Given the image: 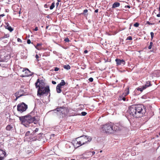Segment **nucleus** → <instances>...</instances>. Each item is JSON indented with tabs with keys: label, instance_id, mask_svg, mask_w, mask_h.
I'll list each match as a JSON object with an SVG mask.
<instances>
[{
	"label": "nucleus",
	"instance_id": "36",
	"mask_svg": "<svg viewBox=\"0 0 160 160\" xmlns=\"http://www.w3.org/2000/svg\"><path fill=\"white\" fill-rule=\"evenodd\" d=\"M64 41L66 42H69V40L68 38H66L64 39Z\"/></svg>",
	"mask_w": 160,
	"mask_h": 160
},
{
	"label": "nucleus",
	"instance_id": "1",
	"mask_svg": "<svg viewBox=\"0 0 160 160\" xmlns=\"http://www.w3.org/2000/svg\"><path fill=\"white\" fill-rule=\"evenodd\" d=\"M144 107L142 105H133L130 106L128 112L131 117L138 118L142 117L144 113Z\"/></svg>",
	"mask_w": 160,
	"mask_h": 160
},
{
	"label": "nucleus",
	"instance_id": "27",
	"mask_svg": "<svg viewBox=\"0 0 160 160\" xmlns=\"http://www.w3.org/2000/svg\"><path fill=\"white\" fill-rule=\"evenodd\" d=\"M152 45H153V43L151 42H150V43L149 46V47H148V48L149 49H151V48H152Z\"/></svg>",
	"mask_w": 160,
	"mask_h": 160
},
{
	"label": "nucleus",
	"instance_id": "40",
	"mask_svg": "<svg viewBox=\"0 0 160 160\" xmlns=\"http://www.w3.org/2000/svg\"><path fill=\"white\" fill-rule=\"evenodd\" d=\"M59 70V68L57 67H55L54 68V70L55 71H57Z\"/></svg>",
	"mask_w": 160,
	"mask_h": 160
},
{
	"label": "nucleus",
	"instance_id": "6",
	"mask_svg": "<svg viewBox=\"0 0 160 160\" xmlns=\"http://www.w3.org/2000/svg\"><path fill=\"white\" fill-rule=\"evenodd\" d=\"M27 108V105L24 102H22L17 105V110L21 113L25 111Z\"/></svg>",
	"mask_w": 160,
	"mask_h": 160
},
{
	"label": "nucleus",
	"instance_id": "55",
	"mask_svg": "<svg viewBox=\"0 0 160 160\" xmlns=\"http://www.w3.org/2000/svg\"><path fill=\"white\" fill-rule=\"evenodd\" d=\"M49 27V26H47L46 27V29H47L48 28V27Z\"/></svg>",
	"mask_w": 160,
	"mask_h": 160
},
{
	"label": "nucleus",
	"instance_id": "24",
	"mask_svg": "<svg viewBox=\"0 0 160 160\" xmlns=\"http://www.w3.org/2000/svg\"><path fill=\"white\" fill-rule=\"evenodd\" d=\"M88 12V10L87 9H85L84 10L83 12V13H82V14H84L85 16H87L88 15V13H87Z\"/></svg>",
	"mask_w": 160,
	"mask_h": 160
},
{
	"label": "nucleus",
	"instance_id": "22",
	"mask_svg": "<svg viewBox=\"0 0 160 160\" xmlns=\"http://www.w3.org/2000/svg\"><path fill=\"white\" fill-rule=\"evenodd\" d=\"M145 84L148 85L149 87L152 85L151 84V81H147Z\"/></svg>",
	"mask_w": 160,
	"mask_h": 160
},
{
	"label": "nucleus",
	"instance_id": "61",
	"mask_svg": "<svg viewBox=\"0 0 160 160\" xmlns=\"http://www.w3.org/2000/svg\"><path fill=\"white\" fill-rule=\"evenodd\" d=\"M131 26H132V24H131L130 25V27H131Z\"/></svg>",
	"mask_w": 160,
	"mask_h": 160
},
{
	"label": "nucleus",
	"instance_id": "45",
	"mask_svg": "<svg viewBox=\"0 0 160 160\" xmlns=\"http://www.w3.org/2000/svg\"><path fill=\"white\" fill-rule=\"evenodd\" d=\"M88 52V51L87 50H85L84 52V53L86 54Z\"/></svg>",
	"mask_w": 160,
	"mask_h": 160
},
{
	"label": "nucleus",
	"instance_id": "26",
	"mask_svg": "<svg viewBox=\"0 0 160 160\" xmlns=\"http://www.w3.org/2000/svg\"><path fill=\"white\" fill-rule=\"evenodd\" d=\"M137 90L140 91L141 92L144 90V89H143L142 87L140 88H137Z\"/></svg>",
	"mask_w": 160,
	"mask_h": 160
},
{
	"label": "nucleus",
	"instance_id": "62",
	"mask_svg": "<svg viewBox=\"0 0 160 160\" xmlns=\"http://www.w3.org/2000/svg\"><path fill=\"white\" fill-rule=\"evenodd\" d=\"M102 152V150H101V151H100V152Z\"/></svg>",
	"mask_w": 160,
	"mask_h": 160
},
{
	"label": "nucleus",
	"instance_id": "56",
	"mask_svg": "<svg viewBox=\"0 0 160 160\" xmlns=\"http://www.w3.org/2000/svg\"><path fill=\"white\" fill-rule=\"evenodd\" d=\"M115 60H121V59H118V58H116ZM122 60H123L122 59Z\"/></svg>",
	"mask_w": 160,
	"mask_h": 160
},
{
	"label": "nucleus",
	"instance_id": "42",
	"mask_svg": "<svg viewBox=\"0 0 160 160\" xmlns=\"http://www.w3.org/2000/svg\"><path fill=\"white\" fill-rule=\"evenodd\" d=\"M125 8H130V6L129 5H127V6H125Z\"/></svg>",
	"mask_w": 160,
	"mask_h": 160
},
{
	"label": "nucleus",
	"instance_id": "11",
	"mask_svg": "<svg viewBox=\"0 0 160 160\" xmlns=\"http://www.w3.org/2000/svg\"><path fill=\"white\" fill-rule=\"evenodd\" d=\"M21 92H22V90H20L15 93V95L16 97V98L15 99V101H16L18 98L23 95V93H21Z\"/></svg>",
	"mask_w": 160,
	"mask_h": 160
},
{
	"label": "nucleus",
	"instance_id": "52",
	"mask_svg": "<svg viewBox=\"0 0 160 160\" xmlns=\"http://www.w3.org/2000/svg\"><path fill=\"white\" fill-rule=\"evenodd\" d=\"M56 5L57 6H58L59 5V2H58L57 3H56Z\"/></svg>",
	"mask_w": 160,
	"mask_h": 160
},
{
	"label": "nucleus",
	"instance_id": "63",
	"mask_svg": "<svg viewBox=\"0 0 160 160\" xmlns=\"http://www.w3.org/2000/svg\"><path fill=\"white\" fill-rule=\"evenodd\" d=\"M159 22L160 23V20L159 21Z\"/></svg>",
	"mask_w": 160,
	"mask_h": 160
},
{
	"label": "nucleus",
	"instance_id": "17",
	"mask_svg": "<svg viewBox=\"0 0 160 160\" xmlns=\"http://www.w3.org/2000/svg\"><path fill=\"white\" fill-rule=\"evenodd\" d=\"M13 128V127L11 125H8L6 127V129L8 131L11 130Z\"/></svg>",
	"mask_w": 160,
	"mask_h": 160
},
{
	"label": "nucleus",
	"instance_id": "51",
	"mask_svg": "<svg viewBox=\"0 0 160 160\" xmlns=\"http://www.w3.org/2000/svg\"><path fill=\"white\" fill-rule=\"evenodd\" d=\"M98 12V9H97L95 10V12Z\"/></svg>",
	"mask_w": 160,
	"mask_h": 160
},
{
	"label": "nucleus",
	"instance_id": "13",
	"mask_svg": "<svg viewBox=\"0 0 160 160\" xmlns=\"http://www.w3.org/2000/svg\"><path fill=\"white\" fill-rule=\"evenodd\" d=\"M120 5V3L119 2H116L114 3L112 6V8H115L119 7Z\"/></svg>",
	"mask_w": 160,
	"mask_h": 160
},
{
	"label": "nucleus",
	"instance_id": "16",
	"mask_svg": "<svg viewBox=\"0 0 160 160\" xmlns=\"http://www.w3.org/2000/svg\"><path fill=\"white\" fill-rule=\"evenodd\" d=\"M66 84V82H65L64 80H62L61 81V82L59 84H58L59 86L62 87V86H64Z\"/></svg>",
	"mask_w": 160,
	"mask_h": 160
},
{
	"label": "nucleus",
	"instance_id": "25",
	"mask_svg": "<svg viewBox=\"0 0 160 160\" xmlns=\"http://www.w3.org/2000/svg\"><path fill=\"white\" fill-rule=\"evenodd\" d=\"M31 134V133H30V132L29 131H28L26 132L25 136H30Z\"/></svg>",
	"mask_w": 160,
	"mask_h": 160
},
{
	"label": "nucleus",
	"instance_id": "8",
	"mask_svg": "<svg viewBox=\"0 0 160 160\" xmlns=\"http://www.w3.org/2000/svg\"><path fill=\"white\" fill-rule=\"evenodd\" d=\"M23 72L24 73L22 77H28L31 75V72L28 69H25L23 71Z\"/></svg>",
	"mask_w": 160,
	"mask_h": 160
},
{
	"label": "nucleus",
	"instance_id": "54",
	"mask_svg": "<svg viewBox=\"0 0 160 160\" xmlns=\"http://www.w3.org/2000/svg\"><path fill=\"white\" fill-rule=\"evenodd\" d=\"M57 1L58 2H61V0H57Z\"/></svg>",
	"mask_w": 160,
	"mask_h": 160
},
{
	"label": "nucleus",
	"instance_id": "58",
	"mask_svg": "<svg viewBox=\"0 0 160 160\" xmlns=\"http://www.w3.org/2000/svg\"><path fill=\"white\" fill-rule=\"evenodd\" d=\"M52 135L53 136H54V134H52Z\"/></svg>",
	"mask_w": 160,
	"mask_h": 160
},
{
	"label": "nucleus",
	"instance_id": "31",
	"mask_svg": "<svg viewBox=\"0 0 160 160\" xmlns=\"http://www.w3.org/2000/svg\"><path fill=\"white\" fill-rule=\"evenodd\" d=\"M142 87L143 88V89H144V90L145 89H146V88H147L149 87L148 86V85H147L146 84H145V85L143 86Z\"/></svg>",
	"mask_w": 160,
	"mask_h": 160
},
{
	"label": "nucleus",
	"instance_id": "19",
	"mask_svg": "<svg viewBox=\"0 0 160 160\" xmlns=\"http://www.w3.org/2000/svg\"><path fill=\"white\" fill-rule=\"evenodd\" d=\"M63 68L67 70H69L70 68V66L68 65H65L63 66Z\"/></svg>",
	"mask_w": 160,
	"mask_h": 160
},
{
	"label": "nucleus",
	"instance_id": "49",
	"mask_svg": "<svg viewBox=\"0 0 160 160\" xmlns=\"http://www.w3.org/2000/svg\"><path fill=\"white\" fill-rule=\"evenodd\" d=\"M35 57L36 58V59H38L39 58V56L37 54L36 55Z\"/></svg>",
	"mask_w": 160,
	"mask_h": 160
},
{
	"label": "nucleus",
	"instance_id": "23",
	"mask_svg": "<svg viewBox=\"0 0 160 160\" xmlns=\"http://www.w3.org/2000/svg\"><path fill=\"white\" fill-rule=\"evenodd\" d=\"M55 7V3L53 2L52 3L51 6L50 7V9L51 10L52 9Z\"/></svg>",
	"mask_w": 160,
	"mask_h": 160
},
{
	"label": "nucleus",
	"instance_id": "12",
	"mask_svg": "<svg viewBox=\"0 0 160 160\" xmlns=\"http://www.w3.org/2000/svg\"><path fill=\"white\" fill-rule=\"evenodd\" d=\"M5 27L6 29H8L10 32H12L13 30V29L10 26H9V24L8 23L6 24Z\"/></svg>",
	"mask_w": 160,
	"mask_h": 160
},
{
	"label": "nucleus",
	"instance_id": "60",
	"mask_svg": "<svg viewBox=\"0 0 160 160\" xmlns=\"http://www.w3.org/2000/svg\"><path fill=\"white\" fill-rule=\"evenodd\" d=\"M20 11H19V14H20Z\"/></svg>",
	"mask_w": 160,
	"mask_h": 160
},
{
	"label": "nucleus",
	"instance_id": "35",
	"mask_svg": "<svg viewBox=\"0 0 160 160\" xmlns=\"http://www.w3.org/2000/svg\"><path fill=\"white\" fill-rule=\"evenodd\" d=\"M88 80L90 82H93V79L92 78H89Z\"/></svg>",
	"mask_w": 160,
	"mask_h": 160
},
{
	"label": "nucleus",
	"instance_id": "33",
	"mask_svg": "<svg viewBox=\"0 0 160 160\" xmlns=\"http://www.w3.org/2000/svg\"><path fill=\"white\" fill-rule=\"evenodd\" d=\"M0 61L1 62H2V63H1V64L0 65H2V66H3L4 65V64H3V63H4V62H7V61H4V60H3V61Z\"/></svg>",
	"mask_w": 160,
	"mask_h": 160
},
{
	"label": "nucleus",
	"instance_id": "9",
	"mask_svg": "<svg viewBox=\"0 0 160 160\" xmlns=\"http://www.w3.org/2000/svg\"><path fill=\"white\" fill-rule=\"evenodd\" d=\"M6 154L5 151L0 149V160H2L6 156Z\"/></svg>",
	"mask_w": 160,
	"mask_h": 160
},
{
	"label": "nucleus",
	"instance_id": "2",
	"mask_svg": "<svg viewBox=\"0 0 160 160\" xmlns=\"http://www.w3.org/2000/svg\"><path fill=\"white\" fill-rule=\"evenodd\" d=\"M36 88H38L37 95L41 97V96L45 95L47 96L50 94V90L48 86L45 87V83L43 80H40L38 79L35 83Z\"/></svg>",
	"mask_w": 160,
	"mask_h": 160
},
{
	"label": "nucleus",
	"instance_id": "28",
	"mask_svg": "<svg viewBox=\"0 0 160 160\" xmlns=\"http://www.w3.org/2000/svg\"><path fill=\"white\" fill-rule=\"evenodd\" d=\"M139 24L138 22H136L133 25V26L135 27H138Z\"/></svg>",
	"mask_w": 160,
	"mask_h": 160
},
{
	"label": "nucleus",
	"instance_id": "15",
	"mask_svg": "<svg viewBox=\"0 0 160 160\" xmlns=\"http://www.w3.org/2000/svg\"><path fill=\"white\" fill-rule=\"evenodd\" d=\"M63 108H57L55 109L54 110V111H56L57 112H61L62 114V112L63 111Z\"/></svg>",
	"mask_w": 160,
	"mask_h": 160
},
{
	"label": "nucleus",
	"instance_id": "38",
	"mask_svg": "<svg viewBox=\"0 0 160 160\" xmlns=\"http://www.w3.org/2000/svg\"><path fill=\"white\" fill-rule=\"evenodd\" d=\"M27 42L28 44H30L31 43V41L30 39H28L27 41Z\"/></svg>",
	"mask_w": 160,
	"mask_h": 160
},
{
	"label": "nucleus",
	"instance_id": "53",
	"mask_svg": "<svg viewBox=\"0 0 160 160\" xmlns=\"http://www.w3.org/2000/svg\"><path fill=\"white\" fill-rule=\"evenodd\" d=\"M92 155H94L95 153V152L94 151L92 152Z\"/></svg>",
	"mask_w": 160,
	"mask_h": 160
},
{
	"label": "nucleus",
	"instance_id": "39",
	"mask_svg": "<svg viewBox=\"0 0 160 160\" xmlns=\"http://www.w3.org/2000/svg\"><path fill=\"white\" fill-rule=\"evenodd\" d=\"M17 41L18 42H22V40L20 38H18V39H17Z\"/></svg>",
	"mask_w": 160,
	"mask_h": 160
},
{
	"label": "nucleus",
	"instance_id": "64",
	"mask_svg": "<svg viewBox=\"0 0 160 160\" xmlns=\"http://www.w3.org/2000/svg\"><path fill=\"white\" fill-rule=\"evenodd\" d=\"M159 135H160V133H159Z\"/></svg>",
	"mask_w": 160,
	"mask_h": 160
},
{
	"label": "nucleus",
	"instance_id": "48",
	"mask_svg": "<svg viewBox=\"0 0 160 160\" xmlns=\"http://www.w3.org/2000/svg\"><path fill=\"white\" fill-rule=\"evenodd\" d=\"M157 16L158 17H160V13L159 12V13L157 15Z\"/></svg>",
	"mask_w": 160,
	"mask_h": 160
},
{
	"label": "nucleus",
	"instance_id": "44",
	"mask_svg": "<svg viewBox=\"0 0 160 160\" xmlns=\"http://www.w3.org/2000/svg\"><path fill=\"white\" fill-rule=\"evenodd\" d=\"M117 63V65H120V63H121V62H116Z\"/></svg>",
	"mask_w": 160,
	"mask_h": 160
},
{
	"label": "nucleus",
	"instance_id": "20",
	"mask_svg": "<svg viewBox=\"0 0 160 160\" xmlns=\"http://www.w3.org/2000/svg\"><path fill=\"white\" fill-rule=\"evenodd\" d=\"M9 37V34H5L3 37H2L0 38V39H2L4 38H6Z\"/></svg>",
	"mask_w": 160,
	"mask_h": 160
},
{
	"label": "nucleus",
	"instance_id": "3",
	"mask_svg": "<svg viewBox=\"0 0 160 160\" xmlns=\"http://www.w3.org/2000/svg\"><path fill=\"white\" fill-rule=\"evenodd\" d=\"M19 119L21 124L26 127H29V124L33 122L34 124H36L38 122L35 117H32L30 115L19 117Z\"/></svg>",
	"mask_w": 160,
	"mask_h": 160
},
{
	"label": "nucleus",
	"instance_id": "50",
	"mask_svg": "<svg viewBox=\"0 0 160 160\" xmlns=\"http://www.w3.org/2000/svg\"><path fill=\"white\" fill-rule=\"evenodd\" d=\"M158 11H159V12L160 13V3L159 4V8H158Z\"/></svg>",
	"mask_w": 160,
	"mask_h": 160
},
{
	"label": "nucleus",
	"instance_id": "10",
	"mask_svg": "<svg viewBox=\"0 0 160 160\" xmlns=\"http://www.w3.org/2000/svg\"><path fill=\"white\" fill-rule=\"evenodd\" d=\"M129 87H128L125 90L124 92H123L122 95L120 96L119 97H125L129 93Z\"/></svg>",
	"mask_w": 160,
	"mask_h": 160
},
{
	"label": "nucleus",
	"instance_id": "46",
	"mask_svg": "<svg viewBox=\"0 0 160 160\" xmlns=\"http://www.w3.org/2000/svg\"><path fill=\"white\" fill-rule=\"evenodd\" d=\"M38 128H36L35 130H34V131L35 132H38Z\"/></svg>",
	"mask_w": 160,
	"mask_h": 160
},
{
	"label": "nucleus",
	"instance_id": "43",
	"mask_svg": "<svg viewBox=\"0 0 160 160\" xmlns=\"http://www.w3.org/2000/svg\"><path fill=\"white\" fill-rule=\"evenodd\" d=\"M52 82L53 84H56V82L53 81H52Z\"/></svg>",
	"mask_w": 160,
	"mask_h": 160
},
{
	"label": "nucleus",
	"instance_id": "29",
	"mask_svg": "<svg viewBox=\"0 0 160 160\" xmlns=\"http://www.w3.org/2000/svg\"><path fill=\"white\" fill-rule=\"evenodd\" d=\"M119 99L120 100H123V101H125L126 100V98H125V97H119Z\"/></svg>",
	"mask_w": 160,
	"mask_h": 160
},
{
	"label": "nucleus",
	"instance_id": "30",
	"mask_svg": "<svg viewBox=\"0 0 160 160\" xmlns=\"http://www.w3.org/2000/svg\"><path fill=\"white\" fill-rule=\"evenodd\" d=\"M151 35V38L152 40L153 38L154 37V33L152 32H151L150 33Z\"/></svg>",
	"mask_w": 160,
	"mask_h": 160
},
{
	"label": "nucleus",
	"instance_id": "32",
	"mask_svg": "<svg viewBox=\"0 0 160 160\" xmlns=\"http://www.w3.org/2000/svg\"><path fill=\"white\" fill-rule=\"evenodd\" d=\"M127 40H132V38L131 36H129L126 39Z\"/></svg>",
	"mask_w": 160,
	"mask_h": 160
},
{
	"label": "nucleus",
	"instance_id": "4",
	"mask_svg": "<svg viewBox=\"0 0 160 160\" xmlns=\"http://www.w3.org/2000/svg\"><path fill=\"white\" fill-rule=\"evenodd\" d=\"M92 139L90 137L85 135L82 136L76 139L77 142L76 144V145H78V147L80 146L90 142Z\"/></svg>",
	"mask_w": 160,
	"mask_h": 160
},
{
	"label": "nucleus",
	"instance_id": "57",
	"mask_svg": "<svg viewBox=\"0 0 160 160\" xmlns=\"http://www.w3.org/2000/svg\"><path fill=\"white\" fill-rule=\"evenodd\" d=\"M46 6H47V4H45V5H44V7H46Z\"/></svg>",
	"mask_w": 160,
	"mask_h": 160
},
{
	"label": "nucleus",
	"instance_id": "21",
	"mask_svg": "<svg viewBox=\"0 0 160 160\" xmlns=\"http://www.w3.org/2000/svg\"><path fill=\"white\" fill-rule=\"evenodd\" d=\"M125 61H116V62H121V63H120V65H123L125 64Z\"/></svg>",
	"mask_w": 160,
	"mask_h": 160
},
{
	"label": "nucleus",
	"instance_id": "41",
	"mask_svg": "<svg viewBox=\"0 0 160 160\" xmlns=\"http://www.w3.org/2000/svg\"><path fill=\"white\" fill-rule=\"evenodd\" d=\"M38 30V27H36L35 29H34V30L35 31H37Z\"/></svg>",
	"mask_w": 160,
	"mask_h": 160
},
{
	"label": "nucleus",
	"instance_id": "14",
	"mask_svg": "<svg viewBox=\"0 0 160 160\" xmlns=\"http://www.w3.org/2000/svg\"><path fill=\"white\" fill-rule=\"evenodd\" d=\"M56 91L58 93H60L62 92L61 87L57 85L56 87Z\"/></svg>",
	"mask_w": 160,
	"mask_h": 160
},
{
	"label": "nucleus",
	"instance_id": "37",
	"mask_svg": "<svg viewBox=\"0 0 160 160\" xmlns=\"http://www.w3.org/2000/svg\"><path fill=\"white\" fill-rule=\"evenodd\" d=\"M147 23L149 25H153L154 24V23H151V22H149V21L147 22Z\"/></svg>",
	"mask_w": 160,
	"mask_h": 160
},
{
	"label": "nucleus",
	"instance_id": "7",
	"mask_svg": "<svg viewBox=\"0 0 160 160\" xmlns=\"http://www.w3.org/2000/svg\"><path fill=\"white\" fill-rule=\"evenodd\" d=\"M123 128L122 126L120 123H113V131H116L121 130Z\"/></svg>",
	"mask_w": 160,
	"mask_h": 160
},
{
	"label": "nucleus",
	"instance_id": "34",
	"mask_svg": "<svg viewBox=\"0 0 160 160\" xmlns=\"http://www.w3.org/2000/svg\"><path fill=\"white\" fill-rule=\"evenodd\" d=\"M87 113L85 112H82L81 113L82 115L83 116H85L86 115Z\"/></svg>",
	"mask_w": 160,
	"mask_h": 160
},
{
	"label": "nucleus",
	"instance_id": "47",
	"mask_svg": "<svg viewBox=\"0 0 160 160\" xmlns=\"http://www.w3.org/2000/svg\"><path fill=\"white\" fill-rule=\"evenodd\" d=\"M5 15L4 14H3L0 15V17H3Z\"/></svg>",
	"mask_w": 160,
	"mask_h": 160
},
{
	"label": "nucleus",
	"instance_id": "18",
	"mask_svg": "<svg viewBox=\"0 0 160 160\" xmlns=\"http://www.w3.org/2000/svg\"><path fill=\"white\" fill-rule=\"evenodd\" d=\"M42 44L41 43H38L36 47V48L38 50H41V47L42 46Z\"/></svg>",
	"mask_w": 160,
	"mask_h": 160
},
{
	"label": "nucleus",
	"instance_id": "59",
	"mask_svg": "<svg viewBox=\"0 0 160 160\" xmlns=\"http://www.w3.org/2000/svg\"><path fill=\"white\" fill-rule=\"evenodd\" d=\"M71 160H75L74 159H71Z\"/></svg>",
	"mask_w": 160,
	"mask_h": 160
},
{
	"label": "nucleus",
	"instance_id": "5",
	"mask_svg": "<svg viewBox=\"0 0 160 160\" xmlns=\"http://www.w3.org/2000/svg\"><path fill=\"white\" fill-rule=\"evenodd\" d=\"M112 126L113 123H112L110 122L107 123L103 126L102 128V131L106 133H113Z\"/></svg>",
	"mask_w": 160,
	"mask_h": 160
}]
</instances>
